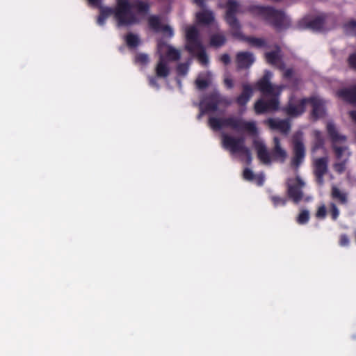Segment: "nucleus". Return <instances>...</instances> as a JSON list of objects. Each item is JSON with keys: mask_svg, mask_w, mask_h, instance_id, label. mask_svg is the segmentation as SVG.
Segmentation results:
<instances>
[{"mask_svg": "<svg viewBox=\"0 0 356 356\" xmlns=\"http://www.w3.org/2000/svg\"><path fill=\"white\" fill-rule=\"evenodd\" d=\"M330 215L333 220H336L339 216V211L336 206V204L333 202L330 203Z\"/></svg>", "mask_w": 356, "mask_h": 356, "instance_id": "c9c22d12", "label": "nucleus"}, {"mask_svg": "<svg viewBox=\"0 0 356 356\" xmlns=\"http://www.w3.org/2000/svg\"><path fill=\"white\" fill-rule=\"evenodd\" d=\"M204 105V111L202 109L201 113L198 115L200 118L204 112H215L218 110V106H229L232 104L231 99L227 97L222 95L218 90H214L206 96L202 103Z\"/></svg>", "mask_w": 356, "mask_h": 356, "instance_id": "423d86ee", "label": "nucleus"}, {"mask_svg": "<svg viewBox=\"0 0 356 356\" xmlns=\"http://www.w3.org/2000/svg\"><path fill=\"white\" fill-rule=\"evenodd\" d=\"M135 61L142 65H146L149 62V57L145 54L140 53L136 56Z\"/></svg>", "mask_w": 356, "mask_h": 356, "instance_id": "72a5a7b5", "label": "nucleus"}, {"mask_svg": "<svg viewBox=\"0 0 356 356\" xmlns=\"http://www.w3.org/2000/svg\"><path fill=\"white\" fill-rule=\"evenodd\" d=\"M155 72L157 77L166 78L170 74V68L163 56H160L159 60L156 65Z\"/></svg>", "mask_w": 356, "mask_h": 356, "instance_id": "393cba45", "label": "nucleus"}, {"mask_svg": "<svg viewBox=\"0 0 356 356\" xmlns=\"http://www.w3.org/2000/svg\"><path fill=\"white\" fill-rule=\"evenodd\" d=\"M272 73L266 71L264 76L256 83V87L264 96H279L281 92V88L271 84L270 79Z\"/></svg>", "mask_w": 356, "mask_h": 356, "instance_id": "9d476101", "label": "nucleus"}, {"mask_svg": "<svg viewBox=\"0 0 356 356\" xmlns=\"http://www.w3.org/2000/svg\"><path fill=\"white\" fill-rule=\"evenodd\" d=\"M286 194L295 204H298L303 198L304 193L302 191L305 186V181L297 176L295 178H289L286 182Z\"/></svg>", "mask_w": 356, "mask_h": 356, "instance_id": "1a4fd4ad", "label": "nucleus"}, {"mask_svg": "<svg viewBox=\"0 0 356 356\" xmlns=\"http://www.w3.org/2000/svg\"><path fill=\"white\" fill-rule=\"evenodd\" d=\"M266 123L273 130H277L284 135H287L291 130V123L289 120L269 118Z\"/></svg>", "mask_w": 356, "mask_h": 356, "instance_id": "2eb2a0df", "label": "nucleus"}, {"mask_svg": "<svg viewBox=\"0 0 356 356\" xmlns=\"http://www.w3.org/2000/svg\"><path fill=\"white\" fill-rule=\"evenodd\" d=\"M273 143L274 147L271 152L273 159L282 163L284 162L286 158V152L282 148L280 138L278 137H274Z\"/></svg>", "mask_w": 356, "mask_h": 356, "instance_id": "4be33fe9", "label": "nucleus"}, {"mask_svg": "<svg viewBox=\"0 0 356 356\" xmlns=\"http://www.w3.org/2000/svg\"><path fill=\"white\" fill-rule=\"evenodd\" d=\"M244 136L234 137L226 134L222 136V146L224 149L229 151L232 154L239 153L244 154L247 159V163L252 161L250 150L245 145Z\"/></svg>", "mask_w": 356, "mask_h": 356, "instance_id": "39448f33", "label": "nucleus"}, {"mask_svg": "<svg viewBox=\"0 0 356 356\" xmlns=\"http://www.w3.org/2000/svg\"><path fill=\"white\" fill-rule=\"evenodd\" d=\"M220 60L225 65H228L231 61L230 56L227 54H224L220 56Z\"/></svg>", "mask_w": 356, "mask_h": 356, "instance_id": "49530a36", "label": "nucleus"}, {"mask_svg": "<svg viewBox=\"0 0 356 356\" xmlns=\"http://www.w3.org/2000/svg\"><path fill=\"white\" fill-rule=\"evenodd\" d=\"M280 51V50L278 47L275 51L266 52L265 54V58L268 63L272 65L277 66L280 70H283L285 67V65L281 60Z\"/></svg>", "mask_w": 356, "mask_h": 356, "instance_id": "412c9836", "label": "nucleus"}, {"mask_svg": "<svg viewBox=\"0 0 356 356\" xmlns=\"http://www.w3.org/2000/svg\"><path fill=\"white\" fill-rule=\"evenodd\" d=\"M307 104H310L312 107V116L314 120L325 115V102L321 98L316 96L308 97L307 98Z\"/></svg>", "mask_w": 356, "mask_h": 356, "instance_id": "ddd939ff", "label": "nucleus"}, {"mask_svg": "<svg viewBox=\"0 0 356 356\" xmlns=\"http://www.w3.org/2000/svg\"><path fill=\"white\" fill-rule=\"evenodd\" d=\"M348 63L350 68L356 70V53H353L349 56Z\"/></svg>", "mask_w": 356, "mask_h": 356, "instance_id": "ea45409f", "label": "nucleus"}, {"mask_svg": "<svg viewBox=\"0 0 356 356\" xmlns=\"http://www.w3.org/2000/svg\"><path fill=\"white\" fill-rule=\"evenodd\" d=\"M164 47L168 48V51L166 52V56L168 58L172 61H177L179 60L181 57V54L179 50L175 49L170 45L167 44L165 42L160 41L158 43V49L159 51H163Z\"/></svg>", "mask_w": 356, "mask_h": 356, "instance_id": "b1692460", "label": "nucleus"}, {"mask_svg": "<svg viewBox=\"0 0 356 356\" xmlns=\"http://www.w3.org/2000/svg\"><path fill=\"white\" fill-rule=\"evenodd\" d=\"M279 96H272V98L264 101L261 99L254 103V108L257 114H263L270 111H275L279 109Z\"/></svg>", "mask_w": 356, "mask_h": 356, "instance_id": "9b49d317", "label": "nucleus"}, {"mask_svg": "<svg viewBox=\"0 0 356 356\" xmlns=\"http://www.w3.org/2000/svg\"><path fill=\"white\" fill-rule=\"evenodd\" d=\"M209 125L214 131L220 130L222 127H229L237 131H246L252 136L257 134L255 122L246 121L241 118L230 116L225 118L211 117Z\"/></svg>", "mask_w": 356, "mask_h": 356, "instance_id": "f03ea898", "label": "nucleus"}, {"mask_svg": "<svg viewBox=\"0 0 356 356\" xmlns=\"http://www.w3.org/2000/svg\"><path fill=\"white\" fill-rule=\"evenodd\" d=\"M243 178L248 181H252L254 178V175L253 172L249 168H245L243 170Z\"/></svg>", "mask_w": 356, "mask_h": 356, "instance_id": "4c0bfd02", "label": "nucleus"}, {"mask_svg": "<svg viewBox=\"0 0 356 356\" xmlns=\"http://www.w3.org/2000/svg\"><path fill=\"white\" fill-rule=\"evenodd\" d=\"M150 5L142 0H116L115 8L101 7L100 14L108 18L113 15L118 26H128L139 22L137 14L149 13Z\"/></svg>", "mask_w": 356, "mask_h": 356, "instance_id": "f257e3e1", "label": "nucleus"}, {"mask_svg": "<svg viewBox=\"0 0 356 356\" xmlns=\"http://www.w3.org/2000/svg\"><path fill=\"white\" fill-rule=\"evenodd\" d=\"M331 195L333 199L337 200L340 204H346L348 202L346 194L342 193L336 186L332 187Z\"/></svg>", "mask_w": 356, "mask_h": 356, "instance_id": "c85d7f7f", "label": "nucleus"}, {"mask_svg": "<svg viewBox=\"0 0 356 356\" xmlns=\"http://www.w3.org/2000/svg\"><path fill=\"white\" fill-rule=\"evenodd\" d=\"M89 3L95 7H99L102 0H88Z\"/></svg>", "mask_w": 356, "mask_h": 356, "instance_id": "3c124183", "label": "nucleus"}, {"mask_svg": "<svg viewBox=\"0 0 356 356\" xmlns=\"http://www.w3.org/2000/svg\"><path fill=\"white\" fill-rule=\"evenodd\" d=\"M349 244V238L346 234H341L339 239V245L341 246H346Z\"/></svg>", "mask_w": 356, "mask_h": 356, "instance_id": "37998d69", "label": "nucleus"}, {"mask_svg": "<svg viewBox=\"0 0 356 356\" xmlns=\"http://www.w3.org/2000/svg\"><path fill=\"white\" fill-rule=\"evenodd\" d=\"M160 32H163L164 34L168 35L169 38H172L174 35L173 29L168 25H163Z\"/></svg>", "mask_w": 356, "mask_h": 356, "instance_id": "79ce46f5", "label": "nucleus"}, {"mask_svg": "<svg viewBox=\"0 0 356 356\" xmlns=\"http://www.w3.org/2000/svg\"><path fill=\"white\" fill-rule=\"evenodd\" d=\"M337 95L344 101L356 105V84L350 88L339 90Z\"/></svg>", "mask_w": 356, "mask_h": 356, "instance_id": "5701e85b", "label": "nucleus"}, {"mask_svg": "<svg viewBox=\"0 0 356 356\" xmlns=\"http://www.w3.org/2000/svg\"><path fill=\"white\" fill-rule=\"evenodd\" d=\"M253 95V89L250 84L244 83L242 86V92L236 99V102L240 106H245Z\"/></svg>", "mask_w": 356, "mask_h": 356, "instance_id": "aec40b11", "label": "nucleus"}, {"mask_svg": "<svg viewBox=\"0 0 356 356\" xmlns=\"http://www.w3.org/2000/svg\"><path fill=\"white\" fill-rule=\"evenodd\" d=\"M237 37L248 42L250 46L256 48H263L267 47V42L264 38H256L253 36H245L242 35L241 32V35Z\"/></svg>", "mask_w": 356, "mask_h": 356, "instance_id": "a878e982", "label": "nucleus"}, {"mask_svg": "<svg viewBox=\"0 0 356 356\" xmlns=\"http://www.w3.org/2000/svg\"><path fill=\"white\" fill-rule=\"evenodd\" d=\"M327 210L324 204L320 206L316 213V217L320 219H324L326 216Z\"/></svg>", "mask_w": 356, "mask_h": 356, "instance_id": "e433bc0d", "label": "nucleus"}, {"mask_svg": "<svg viewBox=\"0 0 356 356\" xmlns=\"http://www.w3.org/2000/svg\"><path fill=\"white\" fill-rule=\"evenodd\" d=\"M225 8V21L229 26L232 35L239 36L241 35V24L236 17V14L239 11V4L235 0H228Z\"/></svg>", "mask_w": 356, "mask_h": 356, "instance_id": "0eeeda50", "label": "nucleus"}, {"mask_svg": "<svg viewBox=\"0 0 356 356\" xmlns=\"http://www.w3.org/2000/svg\"><path fill=\"white\" fill-rule=\"evenodd\" d=\"M236 61L238 69H247L254 62V56L251 52L241 51L236 54Z\"/></svg>", "mask_w": 356, "mask_h": 356, "instance_id": "a211bd4d", "label": "nucleus"}, {"mask_svg": "<svg viewBox=\"0 0 356 356\" xmlns=\"http://www.w3.org/2000/svg\"><path fill=\"white\" fill-rule=\"evenodd\" d=\"M193 3H195L201 8H204L205 7L204 0H193Z\"/></svg>", "mask_w": 356, "mask_h": 356, "instance_id": "8fccbe9b", "label": "nucleus"}, {"mask_svg": "<svg viewBox=\"0 0 356 356\" xmlns=\"http://www.w3.org/2000/svg\"><path fill=\"white\" fill-rule=\"evenodd\" d=\"M323 140H318V141L316 142V143L315 144L314 148H313V150H316V149L319 148L320 147H321L323 145Z\"/></svg>", "mask_w": 356, "mask_h": 356, "instance_id": "603ef678", "label": "nucleus"}, {"mask_svg": "<svg viewBox=\"0 0 356 356\" xmlns=\"http://www.w3.org/2000/svg\"><path fill=\"white\" fill-rule=\"evenodd\" d=\"M327 131L332 142V147L334 152L336 158L339 160H343V154H346L347 156L346 159H347L350 155V153L348 151V147L345 146L339 147L336 145V143L338 142L346 141V137L338 133L335 125L332 122L327 123Z\"/></svg>", "mask_w": 356, "mask_h": 356, "instance_id": "6e6552de", "label": "nucleus"}, {"mask_svg": "<svg viewBox=\"0 0 356 356\" xmlns=\"http://www.w3.org/2000/svg\"><path fill=\"white\" fill-rule=\"evenodd\" d=\"M270 200H271L273 206L275 207L279 206H285L287 202V198L285 197H280L278 195H271L270 197Z\"/></svg>", "mask_w": 356, "mask_h": 356, "instance_id": "2f4dec72", "label": "nucleus"}, {"mask_svg": "<svg viewBox=\"0 0 356 356\" xmlns=\"http://www.w3.org/2000/svg\"><path fill=\"white\" fill-rule=\"evenodd\" d=\"M224 83L227 89H232L234 87V82L231 78H225L224 79Z\"/></svg>", "mask_w": 356, "mask_h": 356, "instance_id": "a18cd8bd", "label": "nucleus"}, {"mask_svg": "<svg viewBox=\"0 0 356 356\" xmlns=\"http://www.w3.org/2000/svg\"><path fill=\"white\" fill-rule=\"evenodd\" d=\"M148 25L154 32H160L163 25L161 24V19L157 15H151L148 18Z\"/></svg>", "mask_w": 356, "mask_h": 356, "instance_id": "cd10ccee", "label": "nucleus"}, {"mask_svg": "<svg viewBox=\"0 0 356 356\" xmlns=\"http://www.w3.org/2000/svg\"><path fill=\"white\" fill-rule=\"evenodd\" d=\"M346 160V159H344L341 162L335 163L334 165V170L339 173L343 172L345 170V164Z\"/></svg>", "mask_w": 356, "mask_h": 356, "instance_id": "a19ab883", "label": "nucleus"}, {"mask_svg": "<svg viewBox=\"0 0 356 356\" xmlns=\"http://www.w3.org/2000/svg\"><path fill=\"white\" fill-rule=\"evenodd\" d=\"M325 23V17L321 15L317 16L310 20L304 19L302 22H300V25L302 26V27L305 29H309L312 31H320L323 29Z\"/></svg>", "mask_w": 356, "mask_h": 356, "instance_id": "f3484780", "label": "nucleus"}, {"mask_svg": "<svg viewBox=\"0 0 356 356\" xmlns=\"http://www.w3.org/2000/svg\"><path fill=\"white\" fill-rule=\"evenodd\" d=\"M293 74V70L292 68L286 69L284 72V77L286 79H290Z\"/></svg>", "mask_w": 356, "mask_h": 356, "instance_id": "de8ad7c7", "label": "nucleus"}, {"mask_svg": "<svg viewBox=\"0 0 356 356\" xmlns=\"http://www.w3.org/2000/svg\"><path fill=\"white\" fill-rule=\"evenodd\" d=\"M350 116L352 118V120L356 123V111H350Z\"/></svg>", "mask_w": 356, "mask_h": 356, "instance_id": "864d4df0", "label": "nucleus"}, {"mask_svg": "<svg viewBox=\"0 0 356 356\" xmlns=\"http://www.w3.org/2000/svg\"><path fill=\"white\" fill-rule=\"evenodd\" d=\"M188 68L187 63H179L177 67V72L180 76H185L188 71Z\"/></svg>", "mask_w": 356, "mask_h": 356, "instance_id": "f704fd0d", "label": "nucleus"}, {"mask_svg": "<svg viewBox=\"0 0 356 356\" xmlns=\"http://www.w3.org/2000/svg\"><path fill=\"white\" fill-rule=\"evenodd\" d=\"M328 160L327 157H321L315 159L314 163V173L318 184L323 185V177L327 171Z\"/></svg>", "mask_w": 356, "mask_h": 356, "instance_id": "4468645a", "label": "nucleus"}, {"mask_svg": "<svg viewBox=\"0 0 356 356\" xmlns=\"http://www.w3.org/2000/svg\"><path fill=\"white\" fill-rule=\"evenodd\" d=\"M254 146L257 153L258 159L264 164H270L271 158L266 145L258 140L254 141Z\"/></svg>", "mask_w": 356, "mask_h": 356, "instance_id": "6ab92c4d", "label": "nucleus"}, {"mask_svg": "<svg viewBox=\"0 0 356 356\" xmlns=\"http://www.w3.org/2000/svg\"><path fill=\"white\" fill-rule=\"evenodd\" d=\"M307 105V98H302L298 104H294L291 102L284 108V111L290 117L296 118L301 115L305 111Z\"/></svg>", "mask_w": 356, "mask_h": 356, "instance_id": "dca6fc26", "label": "nucleus"}, {"mask_svg": "<svg viewBox=\"0 0 356 356\" xmlns=\"http://www.w3.org/2000/svg\"><path fill=\"white\" fill-rule=\"evenodd\" d=\"M309 220V213L307 210H302L300 211L297 217V222L300 225H305L308 222Z\"/></svg>", "mask_w": 356, "mask_h": 356, "instance_id": "473e14b6", "label": "nucleus"}, {"mask_svg": "<svg viewBox=\"0 0 356 356\" xmlns=\"http://www.w3.org/2000/svg\"><path fill=\"white\" fill-rule=\"evenodd\" d=\"M196 19L198 23L204 25H209L214 21V15L212 11L209 10H204L197 13Z\"/></svg>", "mask_w": 356, "mask_h": 356, "instance_id": "bb28decb", "label": "nucleus"}, {"mask_svg": "<svg viewBox=\"0 0 356 356\" xmlns=\"http://www.w3.org/2000/svg\"><path fill=\"white\" fill-rule=\"evenodd\" d=\"M293 156L291 159V165L298 168L305 157V147L301 138L295 136L293 139Z\"/></svg>", "mask_w": 356, "mask_h": 356, "instance_id": "f8f14e48", "label": "nucleus"}, {"mask_svg": "<svg viewBox=\"0 0 356 356\" xmlns=\"http://www.w3.org/2000/svg\"><path fill=\"white\" fill-rule=\"evenodd\" d=\"M106 19L107 18L106 17L103 16L102 14L99 13V15L97 17V23L99 26H103V25H104Z\"/></svg>", "mask_w": 356, "mask_h": 356, "instance_id": "09e8293b", "label": "nucleus"}, {"mask_svg": "<svg viewBox=\"0 0 356 356\" xmlns=\"http://www.w3.org/2000/svg\"><path fill=\"white\" fill-rule=\"evenodd\" d=\"M248 10L254 15L263 17L277 31L286 29L290 25L284 12L272 6H250Z\"/></svg>", "mask_w": 356, "mask_h": 356, "instance_id": "7ed1b4c3", "label": "nucleus"}, {"mask_svg": "<svg viewBox=\"0 0 356 356\" xmlns=\"http://www.w3.org/2000/svg\"><path fill=\"white\" fill-rule=\"evenodd\" d=\"M149 84L152 87H154L156 88H159V84L158 83L157 79L156 76H149Z\"/></svg>", "mask_w": 356, "mask_h": 356, "instance_id": "c03bdc74", "label": "nucleus"}, {"mask_svg": "<svg viewBox=\"0 0 356 356\" xmlns=\"http://www.w3.org/2000/svg\"><path fill=\"white\" fill-rule=\"evenodd\" d=\"M126 42L129 47L135 48L139 45L140 40L138 35L129 33L126 35Z\"/></svg>", "mask_w": 356, "mask_h": 356, "instance_id": "7c9ffc66", "label": "nucleus"}, {"mask_svg": "<svg viewBox=\"0 0 356 356\" xmlns=\"http://www.w3.org/2000/svg\"><path fill=\"white\" fill-rule=\"evenodd\" d=\"M196 86L200 90L205 89L209 86V81L207 79H197L195 81Z\"/></svg>", "mask_w": 356, "mask_h": 356, "instance_id": "58836bf2", "label": "nucleus"}, {"mask_svg": "<svg viewBox=\"0 0 356 356\" xmlns=\"http://www.w3.org/2000/svg\"><path fill=\"white\" fill-rule=\"evenodd\" d=\"M226 41L225 37L222 34H214L211 37L210 44L213 47H220L222 46Z\"/></svg>", "mask_w": 356, "mask_h": 356, "instance_id": "c756f323", "label": "nucleus"}, {"mask_svg": "<svg viewBox=\"0 0 356 356\" xmlns=\"http://www.w3.org/2000/svg\"><path fill=\"white\" fill-rule=\"evenodd\" d=\"M186 45L185 49L191 54H195L199 62L207 65L209 63V57L202 43L200 32L195 26L186 28Z\"/></svg>", "mask_w": 356, "mask_h": 356, "instance_id": "20e7f679", "label": "nucleus"}, {"mask_svg": "<svg viewBox=\"0 0 356 356\" xmlns=\"http://www.w3.org/2000/svg\"><path fill=\"white\" fill-rule=\"evenodd\" d=\"M264 178L262 177H258V185L261 186L264 184Z\"/></svg>", "mask_w": 356, "mask_h": 356, "instance_id": "5fc2aeb1", "label": "nucleus"}]
</instances>
